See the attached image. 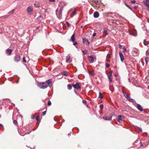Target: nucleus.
<instances>
[{"instance_id": "9", "label": "nucleus", "mask_w": 149, "mask_h": 149, "mask_svg": "<svg viewBox=\"0 0 149 149\" xmlns=\"http://www.w3.org/2000/svg\"><path fill=\"white\" fill-rule=\"evenodd\" d=\"M13 51L10 49H7L6 50V54L8 55H11Z\"/></svg>"}, {"instance_id": "41", "label": "nucleus", "mask_w": 149, "mask_h": 149, "mask_svg": "<svg viewBox=\"0 0 149 149\" xmlns=\"http://www.w3.org/2000/svg\"><path fill=\"white\" fill-rule=\"evenodd\" d=\"M63 10V7H61L60 10L59 11H60L61 12H62V11Z\"/></svg>"}, {"instance_id": "15", "label": "nucleus", "mask_w": 149, "mask_h": 149, "mask_svg": "<svg viewBox=\"0 0 149 149\" xmlns=\"http://www.w3.org/2000/svg\"><path fill=\"white\" fill-rule=\"evenodd\" d=\"M111 76H112V74L111 73L109 74L108 75V78L109 80V81L110 82H112V79H111Z\"/></svg>"}, {"instance_id": "19", "label": "nucleus", "mask_w": 149, "mask_h": 149, "mask_svg": "<svg viewBox=\"0 0 149 149\" xmlns=\"http://www.w3.org/2000/svg\"><path fill=\"white\" fill-rule=\"evenodd\" d=\"M89 74L92 76L93 77L94 76V73L93 72L90 71H88Z\"/></svg>"}, {"instance_id": "47", "label": "nucleus", "mask_w": 149, "mask_h": 149, "mask_svg": "<svg viewBox=\"0 0 149 149\" xmlns=\"http://www.w3.org/2000/svg\"><path fill=\"white\" fill-rule=\"evenodd\" d=\"M55 1V0H49V1L50 2H54Z\"/></svg>"}, {"instance_id": "16", "label": "nucleus", "mask_w": 149, "mask_h": 149, "mask_svg": "<svg viewBox=\"0 0 149 149\" xmlns=\"http://www.w3.org/2000/svg\"><path fill=\"white\" fill-rule=\"evenodd\" d=\"M46 82L48 84L49 86H50V85L52 84V80L51 79H49L47 80Z\"/></svg>"}, {"instance_id": "62", "label": "nucleus", "mask_w": 149, "mask_h": 149, "mask_svg": "<svg viewBox=\"0 0 149 149\" xmlns=\"http://www.w3.org/2000/svg\"><path fill=\"white\" fill-rule=\"evenodd\" d=\"M82 102L84 103V100H83Z\"/></svg>"}, {"instance_id": "18", "label": "nucleus", "mask_w": 149, "mask_h": 149, "mask_svg": "<svg viewBox=\"0 0 149 149\" xmlns=\"http://www.w3.org/2000/svg\"><path fill=\"white\" fill-rule=\"evenodd\" d=\"M43 19V17L42 16L40 15L38 18L37 19L38 20L40 21H41Z\"/></svg>"}, {"instance_id": "27", "label": "nucleus", "mask_w": 149, "mask_h": 149, "mask_svg": "<svg viewBox=\"0 0 149 149\" xmlns=\"http://www.w3.org/2000/svg\"><path fill=\"white\" fill-rule=\"evenodd\" d=\"M84 105H85L88 108V105L86 101L85 100H84Z\"/></svg>"}, {"instance_id": "34", "label": "nucleus", "mask_w": 149, "mask_h": 149, "mask_svg": "<svg viewBox=\"0 0 149 149\" xmlns=\"http://www.w3.org/2000/svg\"><path fill=\"white\" fill-rule=\"evenodd\" d=\"M46 111H43L42 112V116H44L45 115V114H46Z\"/></svg>"}, {"instance_id": "7", "label": "nucleus", "mask_w": 149, "mask_h": 149, "mask_svg": "<svg viewBox=\"0 0 149 149\" xmlns=\"http://www.w3.org/2000/svg\"><path fill=\"white\" fill-rule=\"evenodd\" d=\"M112 116L108 117L106 116H104L102 118V119L105 120H110L112 119Z\"/></svg>"}, {"instance_id": "21", "label": "nucleus", "mask_w": 149, "mask_h": 149, "mask_svg": "<svg viewBox=\"0 0 149 149\" xmlns=\"http://www.w3.org/2000/svg\"><path fill=\"white\" fill-rule=\"evenodd\" d=\"M149 58L148 57H146L145 58V61L146 62V63L147 64Z\"/></svg>"}, {"instance_id": "24", "label": "nucleus", "mask_w": 149, "mask_h": 149, "mask_svg": "<svg viewBox=\"0 0 149 149\" xmlns=\"http://www.w3.org/2000/svg\"><path fill=\"white\" fill-rule=\"evenodd\" d=\"M68 87L69 90H70L72 88V86L70 84H68Z\"/></svg>"}, {"instance_id": "50", "label": "nucleus", "mask_w": 149, "mask_h": 149, "mask_svg": "<svg viewBox=\"0 0 149 149\" xmlns=\"http://www.w3.org/2000/svg\"><path fill=\"white\" fill-rule=\"evenodd\" d=\"M70 59L69 58H68L66 60V62H69V61H70Z\"/></svg>"}, {"instance_id": "31", "label": "nucleus", "mask_w": 149, "mask_h": 149, "mask_svg": "<svg viewBox=\"0 0 149 149\" xmlns=\"http://www.w3.org/2000/svg\"><path fill=\"white\" fill-rule=\"evenodd\" d=\"M36 120H37V121H38L39 120V116H37L36 118Z\"/></svg>"}, {"instance_id": "55", "label": "nucleus", "mask_w": 149, "mask_h": 149, "mask_svg": "<svg viewBox=\"0 0 149 149\" xmlns=\"http://www.w3.org/2000/svg\"><path fill=\"white\" fill-rule=\"evenodd\" d=\"M82 39L83 42L84 43V38H82Z\"/></svg>"}, {"instance_id": "35", "label": "nucleus", "mask_w": 149, "mask_h": 149, "mask_svg": "<svg viewBox=\"0 0 149 149\" xmlns=\"http://www.w3.org/2000/svg\"><path fill=\"white\" fill-rule=\"evenodd\" d=\"M23 61L24 63L26 62V61L25 59V57H24L23 58Z\"/></svg>"}, {"instance_id": "20", "label": "nucleus", "mask_w": 149, "mask_h": 149, "mask_svg": "<svg viewBox=\"0 0 149 149\" xmlns=\"http://www.w3.org/2000/svg\"><path fill=\"white\" fill-rule=\"evenodd\" d=\"M99 98L100 99H102L103 98L102 93L100 92L99 93Z\"/></svg>"}, {"instance_id": "42", "label": "nucleus", "mask_w": 149, "mask_h": 149, "mask_svg": "<svg viewBox=\"0 0 149 149\" xmlns=\"http://www.w3.org/2000/svg\"><path fill=\"white\" fill-rule=\"evenodd\" d=\"M31 118L32 119H34L35 116H34V115H32V116H31Z\"/></svg>"}, {"instance_id": "37", "label": "nucleus", "mask_w": 149, "mask_h": 149, "mask_svg": "<svg viewBox=\"0 0 149 149\" xmlns=\"http://www.w3.org/2000/svg\"><path fill=\"white\" fill-rule=\"evenodd\" d=\"M51 102H50V101H49L48 102L47 104L49 106H50L51 105Z\"/></svg>"}, {"instance_id": "53", "label": "nucleus", "mask_w": 149, "mask_h": 149, "mask_svg": "<svg viewBox=\"0 0 149 149\" xmlns=\"http://www.w3.org/2000/svg\"><path fill=\"white\" fill-rule=\"evenodd\" d=\"M107 62H110V61L109 60V59H107Z\"/></svg>"}, {"instance_id": "4", "label": "nucleus", "mask_w": 149, "mask_h": 149, "mask_svg": "<svg viewBox=\"0 0 149 149\" xmlns=\"http://www.w3.org/2000/svg\"><path fill=\"white\" fill-rule=\"evenodd\" d=\"M72 86L74 88L77 90L80 89L81 88L79 83H76L75 84H72Z\"/></svg>"}, {"instance_id": "29", "label": "nucleus", "mask_w": 149, "mask_h": 149, "mask_svg": "<svg viewBox=\"0 0 149 149\" xmlns=\"http://www.w3.org/2000/svg\"><path fill=\"white\" fill-rule=\"evenodd\" d=\"M100 107L101 109H102L104 107V105L102 104H100Z\"/></svg>"}, {"instance_id": "43", "label": "nucleus", "mask_w": 149, "mask_h": 149, "mask_svg": "<svg viewBox=\"0 0 149 149\" xmlns=\"http://www.w3.org/2000/svg\"><path fill=\"white\" fill-rule=\"evenodd\" d=\"M123 51L124 52H126V49L124 47L123 48Z\"/></svg>"}, {"instance_id": "1", "label": "nucleus", "mask_w": 149, "mask_h": 149, "mask_svg": "<svg viewBox=\"0 0 149 149\" xmlns=\"http://www.w3.org/2000/svg\"><path fill=\"white\" fill-rule=\"evenodd\" d=\"M123 93L124 94V96L129 101L132 102H135L134 100L130 98V95L129 94H127L124 91H123Z\"/></svg>"}, {"instance_id": "52", "label": "nucleus", "mask_w": 149, "mask_h": 149, "mask_svg": "<svg viewBox=\"0 0 149 149\" xmlns=\"http://www.w3.org/2000/svg\"><path fill=\"white\" fill-rule=\"evenodd\" d=\"M128 8L129 9H130V10H132V8L130 7L129 6L128 7Z\"/></svg>"}, {"instance_id": "60", "label": "nucleus", "mask_w": 149, "mask_h": 149, "mask_svg": "<svg viewBox=\"0 0 149 149\" xmlns=\"http://www.w3.org/2000/svg\"><path fill=\"white\" fill-rule=\"evenodd\" d=\"M130 34L132 36H133V34H131L130 33Z\"/></svg>"}, {"instance_id": "11", "label": "nucleus", "mask_w": 149, "mask_h": 149, "mask_svg": "<svg viewBox=\"0 0 149 149\" xmlns=\"http://www.w3.org/2000/svg\"><path fill=\"white\" fill-rule=\"evenodd\" d=\"M119 55L121 61H123L124 60V57L123 54L121 52H119Z\"/></svg>"}, {"instance_id": "28", "label": "nucleus", "mask_w": 149, "mask_h": 149, "mask_svg": "<svg viewBox=\"0 0 149 149\" xmlns=\"http://www.w3.org/2000/svg\"><path fill=\"white\" fill-rule=\"evenodd\" d=\"M147 41H146V40H144V41H143V43H144V44L145 45H147L148 44H147Z\"/></svg>"}, {"instance_id": "14", "label": "nucleus", "mask_w": 149, "mask_h": 149, "mask_svg": "<svg viewBox=\"0 0 149 149\" xmlns=\"http://www.w3.org/2000/svg\"><path fill=\"white\" fill-rule=\"evenodd\" d=\"M75 34L74 33L73 34V35H72V36L71 37V40L73 42H74L75 40Z\"/></svg>"}, {"instance_id": "61", "label": "nucleus", "mask_w": 149, "mask_h": 149, "mask_svg": "<svg viewBox=\"0 0 149 149\" xmlns=\"http://www.w3.org/2000/svg\"><path fill=\"white\" fill-rule=\"evenodd\" d=\"M82 52L83 54H84V50H82Z\"/></svg>"}, {"instance_id": "40", "label": "nucleus", "mask_w": 149, "mask_h": 149, "mask_svg": "<svg viewBox=\"0 0 149 149\" xmlns=\"http://www.w3.org/2000/svg\"><path fill=\"white\" fill-rule=\"evenodd\" d=\"M84 42H85L86 41L88 42V45H89V42L86 39H84Z\"/></svg>"}, {"instance_id": "8", "label": "nucleus", "mask_w": 149, "mask_h": 149, "mask_svg": "<svg viewBox=\"0 0 149 149\" xmlns=\"http://www.w3.org/2000/svg\"><path fill=\"white\" fill-rule=\"evenodd\" d=\"M20 59V57L18 55L15 56V57L14 61H15L17 62L19 61Z\"/></svg>"}, {"instance_id": "56", "label": "nucleus", "mask_w": 149, "mask_h": 149, "mask_svg": "<svg viewBox=\"0 0 149 149\" xmlns=\"http://www.w3.org/2000/svg\"><path fill=\"white\" fill-rule=\"evenodd\" d=\"M138 5H137V6H135L134 8H136L138 7Z\"/></svg>"}, {"instance_id": "54", "label": "nucleus", "mask_w": 149, "mask_h": 149, "mask_svg": "<svg viewBox=\"0 0 149 149\" xmlns=\"http://www.w3.org/2000/svg\"><path fill=\"white\" fill-rule=\"evenodd\" d=\"M139 130L141 131H142V129H141V128H140L139 129Z\"/></svg>"}, {"instance_id": "46", "label": "nucleus", "mask_w": 149, "mask_h": 149, "mask_svg": "<svg viewBox=\"0 0 149 149\" xmlns=\"http://www.w3.org/2000/svg\"><path fill=\"white\" fill-rule=\"evenodd\" d=\"M119 48L121 49L122 48V46L121 45L119 44Z\"/></svg>"}, {"instance_id": "48", "label": "nucleus", "mask_w": 149, "mask_h": 149, "mask_svg": "<svg viewBox=\"0 0 149 149\" xmlns=\"http://www.w3.org/2000/svg\"><path fill=\"white\" fill-rule=\"evenodd\" d=\"M77 42H74L73 44V45H77Z\"/></svg>"}, {"instance_id": "59", "label": "nucleus", "mask_w": 149, "mask_h": 149, "mask_svg": "<svg viewBox=\"0 0 149 149\" xmlns=\"http://www.w3.org/2000/svg\"><path fill=\"white\" fill-rule=\"evenodd\" d=\"M140 143L141 144V146H143V145L142 144V143H141V142H140Z\"/></svg>"}, {"instance_id": "10", "label": "nucleus", "mask_w": 149, "mask_h": 149, "mask_svg": "<svg viewBox=\"0 0 149 149\" xmlns=\"http://www.w3.org/2000/svg\"><path fill=\"white\" fill-rule=\"evenodd\" d=\"M123 118H124V117L123 116L119 115L118 116V118L116 119V120L118 121L119 122L120 120H122Z\"/></svg>"}, {"instance_id": "23", "label": "nucleus", "mask_w": 149, "mask_h": 149, "mask_svg": "<svg viewBox=\"0 0 149 149\" xmlns=\"http://www.w3.org/2000/svg\"><path fill=\"white\" fill-rule=\"evenodd\" d=\"M144 3L147 7L149 5V3L147 1H146L144 2Z\"/></svg>"}, {"instance_id": "44", "label": "nucleus", "mask_w": 149, "mask_h": 149, "mask_svg": "<svg viewBox=\"0 0 149 149\" xmlns=\"http://www.w3.org/2000/svg\"><path fill=\"white\" fill-rule=\"evenodd\" d=\"M87 51L86 50H84V54H87Z\"/></svg>"}, {"instance_id": "25", "label": "nucleus", "mask_w": 149, "mask_h": 149, "mask_svg": "<svg viewBox=\"0 0 149 149\" xmlns=\"http://www.w3.org/2000/svg\"><path fill=\"white\" fill-rule=\"evenodd\" d=\"M14 11L15 10L13 9L12 10L10 11L9 13H10L11 14H13L14 13Z\"/></svg>"}, {"instance_id": "5", "label": "nucleus", "mask_w": 149, "mask_h": 149, "mask_svg": "<svg viewBox=\"0 0 149 149\" xmlns=\"http://www.w3.org/2000/svg\"><path fill=\"white\" fill-rule=\"evenodd\" d=\"M88 1L91 3H94L95 4L97 5L99 4V1L100 0H88Z\"/></svg>"}, {"instance_id": "45", "label": "nucleus", "mask_w": 149, "mask_h": 149, "mask_svg": "<svg viewBox=\"0 0 149 149\" xmlns=\"http://www.w3.org/2000/svg\"><path fill=\"white\" fill-rule=\"evenodd\" d=\"M76 13V11L75 10H74L72 13L73 14V15H74Z\"/></svg>"}, {"instance_id": "33", "label": "nucleus", "mask_w": 149, "mask_h": 149, "mask_svg": "<svg viewBox=\"0 0 149 149\" xmlns=\"http://www.w3.org/2000/svg\"><path fill=\"white\" fill-rule=\"evenodd\" d=\"M105 65H106V67L107 68H109V67L110 66V65L108 64L107 63H106Z\"/></svg>"}, {"instance_id": "39", "label": "nucleus", "mask_w": 149, "mask_h": 149, "mask_svg": "<svg viewBox=\"0 0 149 149\" xmlns=\"http://www.w3.org/2000/svg\"><path fill=\"white\" fill-rule=\"evenodd\" d=\"M66 24H67V25L68 26V27L70 26V25L69 23L67 22Z\"/></svg>"}, {"instance_id": "51", "label": "nucleus", "mask_w": 149, "mask_h": 149, "mask_svg": "<svg viewBox=\"0 0 149 149\" xmlns=\"http://www.w3.org/2000/svg\"><path fill=\"white\" fill-rule=\"evenodd\" d=\"M125 6H126L127 7L129 6V5H128L126 3H125Z\"/></svg>"}, {"instance_id": "49", "label": "nucleus", "mask_w": 149, "mask_h": 149, "mask_svg": "<svg viewBox=\"0 0 149 149\" xmlns=\"http://www.w3.org/2000/svg\"><path fill=\"white\" fill-rule=\"evenodd\" d=\"M96 33H93V37H95V36H96Z\"/></svg>"}, {"instance_id": "2", "label": "nucleus", "mask_w": 149, "mask_h": 149, "mask_svg": "<svg viewBox=\"0 0 149 149\" xmlns=\"http://www.w3.org/2000/svg\"><path fill=\"white\" fill-rule=\"evenodd\" d=\"M38 86L42 89H45L48 87L47 84L45 83H40L38 84Z\"/></svg>"}, {"instance_id": "3", "label": "nucleus", "mask_w": 149, "mask_h": 149, "mask_svg": "<svg viewBox=\"0 0 149 149\" xmlns=\"http://www.w3.org/2000/svg\"><path fill=\"white\" fill-rule=\"evenodd\" d=\"M27 11L29 14L31 15L32 13L33 8L31 6H29L27 9Z\"/></svg>"}, {"instance_id": "13", "label": "nucleus", "mask_w": 149, "mask_h": 149, "mask_svg": "<svg viewBox=\"0 0 149 149\" xmlns=\"http://www.w3.org/2000/svg\"><path fill=\"white\" fill-rule=\"evenodd\" d=\"M93 16L95 18H97L99 16V14L96 11L94 13Z\"/></svg>"}, {"instance_id": "36", "label": "nucleus", "mask_w": 149, "mask_h": 149, "mask_svg": "<svg viewBox=\"0 0 149 149\" xmlns=\"http://www.w3.org/2000/svg\"><path fill=\"white\" fill-rule=\"evenodd\" d=\"M146 54L147 55H149V49L146 51Z\"/></svg>"}, {"instance_id": "58", "label": "nucleus", "mask_w": 149, "mask_h": 149, "mask_svg": "<svg viewBox=\"0 0 149 149\" xmlns=\"http://www.w3.org/2000/svg\"><path fill=\"white\" fill-rule=\"evenodd\" d=\"M81 27L82 28L83 30H84V28H83V26H81Z\"/></svg>"}, {"instance_id": "26", "label": "nucleus", "mask_w": 149, "mask_h": 149, "mask_svg": "<svg viewBox=\"0 0 149 149\" xmlns=\"http://www.w3.org/2000/svg\"><path fill=\"white\" fill-rule=\"evenodd\" d=\"M103 33L106 35H107L108 34V33L107 30H104L103 31Z\"/></svg>"}, {"instance_id": "57", "label": "nucleus", "mask_w": 149, "mask_h": 149, "mask_svg": "<svg viewBox=\"0 0 149 149\" xmlns=\"http://www.w3.org/2000/svg\"><path fill=\"white\" fill-rule=\"evenodd\" d=\"M3 125H2L1 124H0V127H3Z\"/></svg>"}, {"instance_id": "17", "label": "nucleus", "mask_w": 149, "mask_h": 149, "mask_svg": "<svg viewBox=\"0 0 149 149\" xmlns=\"http://www.w3.org/2000/svg\"><path fill=\"white\" fill-rule=\"evenodd\" d=\"M62 74L65 76H67L68 74V73L67 71H64L62 72Z\"/></svg>"}, {"instance_id": "38", "label": "nucleus", "mask_w": 149, "mask_h": 149, "mask_svg": "<svg viewBox=\"0 0 149 149\" xmlns=\"http://www.w3.org/2000/svg\"><path fill=\"white\" fill-rule=\"evenodd\" d=\"M131 3H134L136 2V1L134 0H133L131 1Z\"/></svg>"}, {"instance_id": "22", "label": "nucleus", "mask_w": 149, "mask_h": 149, "mask_svg": "<svg viewBox=\"0 0 149 149\" xmlns=\"http://www.w3.org/2000/svg\"><path fill=\"white\" fill-rule=\"evenodd\" d=\"M62 13L60 11H59V15L58 17V18H61L62 17Z\"/></svg>"}, {"instance_id": "32", "label": "nucleus", "mask_w": 149, "mask_h": 149, "mask_svg": "<svg viewBox=\"0 0 149 149\" xmlns=\"http://www.w3.org/2000/svg\"><path fill=\"white\" fill-rule=\"evenodd\" d=\"M13 123L15 125H16L17 124V122L15 120H14L13 121Z\"/></svg>"}, {"instance_id": "30", "label": "nucleus", "mask_w": 149, "mask_h": 149, "mask_svg": "<svg viewBox=\"0 0 149 149\" xmlns=\"http://www.w3.org/2000/svg\"><path fill=\"white\" fill-rule=\"evenodd\" d=\"M34 5L36 7H39V4L37 3H35L34 4Z\"/></svg>"}, {"instance_id": "12", "label": "nucleus", "mask_w": 149, "mask_h": 149, "mask_svg": "<svg viewBox=\"0 0 149 149\" xmlns=\"http://www.w3.org/2000/svg\"><path fill=\"white\" fill-rule=\"evenodd\" d=\"M136 107L138 109L141 111H142L143 110V109L141 107V106L139 104H137Z\"/></svg>"}, {"instance_id": "6", "label": "nucleus", "mask_w": 149, "mask_h": 149, "mask_svg": "<svg viewBox=\"0 0 149 149\" xmlns=\"http://www.w3.org/2000/svg\"><path fill=\"white\" fill-rule=\"evenodd\" d=\"M88 59L90 63H92L94 61V58L92 56H88Z\"/></svg>"}]
</instances>
